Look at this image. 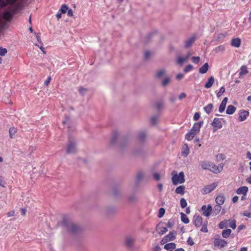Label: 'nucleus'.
I'll use <instances>...</instances> for the list:
<instances>
[{
	"mask_svg": "<svg viewBox=\"0 0 251 251\" xmlns=\"http://www.w3.org/2000/svg\"><path fill=\"white\" fill-rule=\"evenodd\" d=\"M201 166L203 169L208 170L215 174L220 173L223 169V165L222 164H220L219 165L216 166L212 162L207 161H202L201 163Z\"/></svg>",
	"mask_w": 251,
	"mask_h": 251,
	"instance_id": "obj_1",
	"label": "nucleus"
},
{
	"mask_svg": "<svg viewBox=\"0 0 251 251\" xmlns=\"http://www.w3.org/2000/svg\"><path fill=\"white\" fill-rule=\"evenodd\" d=\"M172 183L174 185H176L178 184L183 183L185 182L184 174L183 172H180L178 174L174 175L172 178Z\"/></svg>",
	"mask_w": 251,
	"mask_h": 251,
	"instance_id": "obj_2",
	"label": "nucleus"
},
{
	"mask_svg": "<svg viewBox=\"0 0 251 251\" xmlns=\"http://www.w3.org/2000/svg\"><path fill=\"white\" fill-rule=\"evenodd\" d=\"M191 54L190 52H188L187 54L184 56L178 55L176 58V63L182 65L185 62L188 61Z\"/></svg>",
	"mask_w": 251,
	"mask_h": 251,
	"instance_id": "obj_3",
	"label": "nucleus"
},
{
	"mask_svg": "<svg viewBox=\"0 0 251 251\" xmlns=\"http://www.w3.org/2000/svg\"><path fill=\"white\" fill-rule=\"evenodd\" d=\"M77 148L76 143L74 141H70L66 147V151L67 153L72 154L76 152Z\"/></svg>",
	"mask_w": 251,
	"mask_h": 251,
	"instance_id": "obj_4",
	"label": "nucleus"
},
{
	"mask_svg": "<svg viewBox=\"0 0 251 251\" xmlns=\"http://www.w3.org/2000/svg\"><path fill=\"white\" fill-rule=\"evenodd\" d=\"M202 211V214L204 216L209 217L212 213V207L211 205L208 204L207 205H203L201 208Z\"/></svg>",
	"mask_w": 251,
	"mask_h": 251,
	"instance_id": "obj_5",
	"label": "nucleus"
},
{
	"mask_svg": "<svg viewBox=\"0 0 251 251\" xmlns=\"http://www.w3.org/2000/svg\"><path fill=\"white\" fill-rule=\"evenodd\" d=\"M217 185V184L216 183H213L212 184L205 186L202 189L201 193L203 195H205L209 193L216 188Z\"/></svg>",
	"mask_w": 251,
	"mask_h": 251,
	"instance_id": "obj_6",
	"label": "nucleus"
},
{
	"mask_svg": "<svg viewBox=\"0 0 251 251\" xmlns=\"http://www.w3.org/2000/svg\"><path fill=\"white\" fill-rule=\"evenodd\" d=\"M214 245L215 247L222 248L227 245V242L225 240L220 238L218 236L217 238H215Z\"/></svg>",
	"mask_w": 251,
	"mask_h": 251,
	"instance_id": "obj_7",
	"label": "nucleus"
},
{
	"mask_svg": "<svg viewBox=\"0 0 251 251\" xmlns=\"http://www.w3.org/2000/svg\"><path fill=\"white\" fill-rule=\"evenodd\" d=\"M66 227L70 233H75L79 231V228L75 224L69 223L66 226Z\"/></svg>",
	"mask_w": 251,
	"mask_h": 251,
	"instance_id": "obj_8",
	"label": "nucleus"
},
{
	"mask_svg": "<svg viewBox=\"0 0 251 251\" xmlns=\"http://www.w3.org/2000/svg\"><path fill=\"white\" fill-rule=\"evenodd\" d=\"M176 235V232H171L168 235H167L166 236L164 237V238L162 240V242L165 243L170 241H173L175 239Z\"/></svg>",
	"mask_w": 251,
	"mask_h": 251,
	"instance_id": "obj_9",
	"label": "nucleus"
},
{
	"mask_svg": "<svg viewBox=\"0 0 251 251\" xmlns=\"http://www.w3.org/2000/svg\"><path fill=\"white\" fill-rule=\"evenodd\" d=\"M193 222L197 227H200L202 224V219L200 215H195L193 218Z\"/></svg>",
	"mask_w": 251,
	"mask_h": 251,
	"instance_id": "obj_10",
	"label": "nucleus"
},
{
	"mask_svg": "<svg viewBox=\"0 0 251 251\" xmlns=\"http://www.w3.org/2000/svg\"><path fill=\"white\" fill-rule=\"evenodd\" d=\"M222 120H223L222 118H215L211 123V125L218 128H221L223 126Z\"/></svg>",
	"mask_w": 251,
	"mask_h": 251,
	"instance_id": "obj_11",
	"label": "nucleus"
},
{
	"mask_svg": "<svg viewBox=\"0 0 251 251\" xmlns=\"http://www.w3.org/2000/svg\"><path fill=\"white\" fill-rule=\"evenodd\" d=\"M12 14L9 12H5L2 15H0V26L3 24V19L7 21H9L12 18Z\"/></svg>",
	"mask_w": 251,
	"mask_h": 251,
	"instance_id": "obj_12",
	"label": "nucleus"
},
{
	"mask_svg": "<svg viewBox=\"0 0 251 251\" xmlns=\"http://www.w3.org/2000/svg\"><path fill=\"white\" fill-rule=\"evenodd\" d=\"M249 115V113L246 110L241 111L239 113L238 120L240 122L245 121Z\"/></svg>",
	"mask_w": 251,
	"mask_h": 251,
	"instance_id": "obj_13",
	"label": "nucleus"
},
{
	"mask_svg": "<svg viewBox=\"0 0 251 251\" xmlns=\"http://www.w3.org/2000/svg\"><path fill=\"white\" fill-rule=\"evenodd\" d=\"M248 190V187L242 186L237 190L236 193L238 195H243L244 196H246Z\"/></svg>",
	"mask_w": 251,
	"mask_h": 251,
	"instance_id": "obj_14",
	"label": "nucleus"
},
{
	"mask_svg": "<svg viewBox=\"0 0 251 251\" xmlns=\"http://www.w3.org/2000/svg\"><path fill=\"white\" fill-rule=\"evenodd\" d=\"M201 126V122L195 123L194 124L192 128H191V129L190 130L195 132V134L196 135L197 134H198L199 132Z\"/></svg>",
	"mask_w": 251,
	"mask_h": 251,
	"instance_id": "obj_15",
	"label": "nucleus"
},
{
	"mask_svg": "<svg viewBox=\"0 0 251 251\" xmlns=\"http://www.w3.org/2000/svg\"><path fill=\"white\" fill-rule=\"evenodd\" d=\"M227 100L228 99L226 97L225 98L222 100L219 107V111L220 113H222L225 111Z\"/></svg>",
	"mask_w": 251,
	"mask_h": 251,
	"instance_id": "obj_16",
	"label": "nucleus"
},
{
	"mask_svg": "<svg viewBox=\"0 0 251 251\" xmlns=\"http://www.w3.org/2000/svg\"><path fill=\"white\" fill-rule=\"evenodd\" d=\"M225 201V198L223 194H220L216 197L215 199V201L217 204L220 205H222L224 203Z\"/></svg>",
	"mask_w": 251,
	"mask_h": 251,
	"instance_id": "obj_17",
	"label": "nucleus"
},
{
	"mask_svg": "<svg viewBox=\"0 0 251 251\" xmlns=\"http://www.w3.org/2000/svg\"><path fill=\"white\" fill-rule=\"evenodd\" d=\"M195 41V37H191L187 39L185 42L184 46L185 48H188L190 47Z\"/></svg>",
	"mask_w": 251,
	"mask_h": 251,
	"instance_id": "obj_18",
	"label": "nucleus"
},
{
	"mask_svg": "<svg viewBox=\"0 0 251 251\" xmlns=\"http://www.w3.org/2000/svg\"><path fill=\"white\" fill-rule=\"evenodd\" d=\"M176 247V245L174 243H168L164 246V249L168 251H172Z\"/></svg>",
	"mask_w": 251,
	"mask_h": 251,
	"instance_id": "obj_19",
	"label": "nucleus"
},
{
	"mask_svg": "<svg viewBox=\"0 0 251 251\" xmlns=\"http://www.w3.org/2000/svg\"><path fill=\"white\" fill-rule=\"evenodd\" d=\"M209 69V65L208 63H205L203 65H202L200 69H199V73L200 74H205L206 73Z\"/></svg>",
	"mask_w": 251,
	"mask_h": 251,
	"instance_id": "obj_20",
	"label": "nucleus"
},
{
	"mask_svg": "<svg viewBox=\"0 0 251 251\" xmlns=\"http://www.w3.org/2000/svg\"><path fill=\"white\" fill-rule=\"evenodd\" d=\"M214 78L212 76H210L204 85L205 88L208 89L211 87L214 82Z\"/></svg>",
	"mask_w": 251,
	"mask_h": 251,
	"instance_id": "obj_21",
	"label": "nucleus"
},
{
	"mask_svg": "<svg viewBox=\"0 0 251 251\" xmlns=\"http://www.w3.org/2000/svg\"><path fill=\"white\" fill-rule=\"evenodd\" d=\"M231 45L234 47L238 48L241 45V40L239 38L233 39L231 42Z\"/></svg>",
	"mask_w": 251,
	"mask_h": 251,
	"instance_id": "obj_22",
	"label": "nucleus"
},
{
	"mask_svg": "<svg viewBox=\"0 0 251 251\" xmlns=\"http://www.w3.org/2000/svg\"><path fill=\"white\" fill-rule=\"evenodd\" d=\"M189 148L187 144H185L182 149V155L186 157L189 153Z\"/></svg>",
	"mask_w": 251,
	"mask_h": 251,
	"instance_id": "obj_23",
	"label": "nucleus"
},
{
	"mask_svg": "<svg viewBox=\"0 0 251 251\" xmlns=\"http://www.w3.org/2000/svg\"><path fill=\"white\" fill-rule=\"evenodd\" d=\"M248 72H249L247 67L245 66H242L240 69L239 76L240 77H242L245 75L247 74Z\"/></svg>",
	"mask_w": 251,
	"mask_h": 251,
	"instance_id": "obj_24",
	"label": "nucleus"
},
{
	"mask_svg": "<svg viewBox=\"0 0 251 251\" xmlns=\"http://www.w3.org/2000/svg\"><path fill=\"white\" fill-rule=\"evenodd\" d=\"M221 210V205L216 204L214 206L213 209H212V213L213 215H218Z\"/></svg>",
	"mask_w": 251,
	"mask_h": 251,
	"instance_id": "obj_25",
	"label": "nucleus"
},
{
	"mask_svg": "<svg viewBox=\"0 0 251 251\" xmlns=\"http://www.w3.org/2000/svg\"><path fill=\"white\" fill-rule=\"evenodd\" d=\"M236 110V108L232 105H229L227 106L226 113L228 115H231L233 114Z\"/></svg>",
	"mask_w": 251,
	"mask_h": 251,
	"instance_id": "obj_26",
	"label": "nucleus"
},
{
	"mask_svg": "<svg viewBox=\"0 0 251 251\" xmlns=\"http://www.w3.org/2000/svg\"><path fill=\"white\" fill-rule=\"evenodd\" d=\"M134 241V240L132 237H127L125 240V244L127 246L131 247L133 245Z\"/></svg>",
	"mask_w": 251,
	"mask_h": 251,
	"instance_id": "obj_27",
	"label": "nucleus"
},
{
	"mask_svg": "<svg viewBox=\"0 0 251 251\" xmlns=\"http://www.w3.org/2000/svg\"><path fill=\"white\" fill-rule=\"evenodd\" d=\"M185 187L183 185H181L177 187L176 189V192L177 194L183 195L184 194Z\"/></svg>",
	"mask_w": 251,
	"mask_h": 251,
	"instance_id": "obj_28",
	"label": "nucleus"
},
{
	"mask_svg": "<svg viewBox=\"0 0 251 251\" xmlns=\"http://www.w3.org/2000/svg\"><path fill=\"white\" fill-rule=\"evenodd\" d=\"M213 105L212 103H209L206 106H205L203 109L204 111L208 114H210L212 111Z\"/></svg>",
	"mask_w": 251,
	"mask_h": 251,
	"instance_id": "obj_29",
	"label": "nucleus"
},
{
	"mask_svg": "<svg viewBox=\"0 0 251 251\" xmlns=\"http://www.w3.org/2000/svg\"><path fill=\"white\" fill-rule=\"evenodd\" d=\"M231 233V230L230 229H225L222 232V236L224 238H226L229 237Z\"/></svg>",
	"mask_w": 251,
	"mask_h": 251,
	"instance_id": "obj_30",
	"label": "nucleus"
},
{
	"mask_svg": "<svg viewBox=\"0 0 251 251\" xmlns=\"http://www.w3.org/2000/svg\"><path fill=\"white\" fill-rule=\"evenodd\" d=\"M196 135L195 132L192 131L191 130L188 133H187L185 135V138L188 140H191L193 137Z\"/></svg>",
	"mask_w": 251,
	"mask_h": 251,
	"instance_id": "obj_31",
	"label": "nucleus"
},
{
	"mask_svg": "<svg viewBox=\"0 0 251 251\" xmlns=\"http://www.w3.org/2000/svg\"><path fill=\"white\" fill-rule=\"evenodd\" d=\"M165 73L166 71L164 69L158 70L155 74V76L157 78H160L163 76L165 74Z\"/></svg>",
	"mask_w": 251,
	"mask_h": 251,
	"instance_id": "obj_32",
	"label": "nucleus"
},
{
	"mask_svg": "<svg viewBox=\"0 0 251 251\" xmlns=\"http://www.w3.org/2000/svg\"><path fill=\"white\" fill-rule=\"evenodd\" d=\"M181 215V221L185 224H188L189 223V220L187 216L183 213L181 212L180 213Z\"/></svg>",
	"mask_w": 251,
	"mask_h": 251,
	"instance_id": "obj_33",
	"label": "nucleus"
},
{
	"mask_svg": "<svg viewBox=\"0 0 251 251\" xmlns=\"http://www.w3.org/2000/svg\"><path fill=\"white\" fill-rule=\"evenodd\" d=\"M228 220H225L220 222L219 225V227L220 229H223L225 227H227L228 224Z\"/></svg>",
	"mask_w": 251,
	"mask_h": 251,
	"instance_id": "obj_34",
	"label": "nucleus"
},
{
	"mask_svg": "<svg viewBox=\"0 0 251 251\" xmlns=\"http://www.w3.org/2000/svg\"><path fill=\"white\" fill-rule=\"evenodd\" d=\"M171 81V77H166L162 81L161 84L163 87H166L170 83Z\"/></svg>",
	"mask_w": 251,
	"mask_h": 251,
	"instance_id": "obj_35",
	"label": "nucleus"
},
{
	"mask_svg": "<svg viewBox=\"0 0 251 251\" xmlns=\"http://www.w3.org/2000/svg\"><path fill=\"white\" fill-rule=\"evenodd\" d=\"M16 132V129L15 127H12L9 128V133L10 138H13L14 135Z\"/></svg>",
	"mask_w": 251,
	"mask_h": 251,
	"instance_id": "obj_36",
	"label": "nucleus"
},
{
	"mask_svg": "<svg viewBox=\"0 0 251 251\" xmlns=\"http://www.w3.org/2000/svg\"><path fill=\"white\" fill-rule=\"evenodd\" d=\"M207 221H205L203 225H202V227L201 229V231L203 232H208V229H207Z\"/></svg>",
	"mask_w": 251,
	"mask_h": 251,
	"instance_id": "obj_37",
	"label": "nucleus"
},
{
	"mask_svg": "<svg viewBox=\"0 0 251 251\" xmlns=\"http://www.w3.org/2000/svg\"><path fill=\"white\" fill-rule=\"evenodd\" d=\"M180 206L182 208H184L186 207L187 205L186 200L184 198H181L180 201Z\"/></svg>",
	"mask_w": 251,
	"mask_h": 251,
	"instance_id": "obj_38",
	"label": "nucleus"
},
{
	"mask_svg": "<svg viewBox=\"0 0 251 251\" xmlns=\"http://www.w3.org/2000/svg\"><path fill=\"white\" fill-rule=\"evenodd\" d=\"M225 88L224 86H222L221 87L219 91L217 94V97L218 98L221 97L222 95L225 93Z\"/></svg>",
	"mask_w": 251,
	"mask_h": 251,
	"instance_id": "obj_39",
	"label": "nucleus"
},
{
	"mask_svg": "<svg viewBox=\"0 0 251 251\" xmlns=\"http://www.w3.org/2000/svg\"><path fill=\"white\" fill-rule=\"evenodd\" d=\"M225 50V47L224 45H221L215 49V50L216 52H219L221 51H223Z\"/></svg>",
	"mask_w": 251,
	"mask_h": 251,
	"instance_id": "obj_40",
	"label": "nucleus"
},
{
	"mask_svg": "<svg viewBox=\"0 0 251 251\" xmlns=\"http://www.w3.org/2000/svg\"><path fill=\"white\" fill-rule=\"evenodd\" d=\"M229 226L232 229H235L236 227V222L234 220H228Z\"/></svg>",
	"mask_w": 251,
	"mask_h": 251,
	"instance_id": "obj_41",
	"label": "nucleus"
},
{
	"mask_svg": "<svg viewBox=\"0 0 251 251\" xmlns=\"http://www.w3.org/2000/svg\"><path fill=\"white\" fill-rule=\"evenodd\" d=\"M68 10V7L67 6V5L64 4V5H62V6L60 9V11H61V13L65 14L66 13V12Z\"/></svg>",
	"mask_w": 251,
	"mask_h": 251,
	"instance_id": "obj_42",
	"label": "nucleus"
},
{
	"mask_svg": "<svg viewBox=\"0 0 251 251\" xmlns=\"http://www.w3.org/2000/svg\"><path fill=\"white\" fill-rule=\"evenodd\" d=\"M7 52V50L5 48H3L2 47H0V56H4L6 53Z\"/></svg>",
	"mask_w": 251,
	"mask_h": 251,
	"instance_id": "obj_43",
	"label": "nucleus"
},
{
	"mask_svg": "<svg viewBox=\"0 0 251 251\" xmlns=\"http://www.w3.org/2000/svg\"><path fill=\"white\" fill-rule=\"evenodd\" d=\"M193 69V66L192 65H188L184 68V71L185 73H187L192 70Z\"/></svg>",
	"mask_w": 251,
	"mask_h": 251,
	"instance_id": "obj_44",
	"label": "nucleus"
},
{
	"mask_svg": "<svg viewBox=\"0 0 251 251\" xmlns=\"http://www.w3.org/2000/svg\"><path fill=\"white\" fill-rule=\"evenodd\" d=\"M187 243L189 246H192L194 245L195 243L193 241L192 238L189 237L187 240Z\"/></svg>",
	"mask_w": 251,
	"mask_h": 251,
	"instance_id": "obj_45",
	"label": "nucleus"
},
{
	"mask_svg": "<svg viewBox=\"0 0 251 251\" xmlns=\"http://www.w3.org/2000/svg\"><path fill=\"white\" fill-rule=\"evenodd\" d=\"M193 62L195 64H198L200 61V58L199 56H193L192 58Z\"/></svg>",
	"mask_w": 251,
	"mask_h": 251,
	"instance_id": "obj_46",
	"label": "nucleus"
},
{
	"mask_svg": "<svg viewBox=\"0 0 251 251\" xmlns=\"http://www.w3.org/2000/svg\"><path fill=\"white\" fill-rule=\"evenodd\" d=\"M79 92L81 95H84L87 92V89L86 88L80 87L79 89Z\"/></svg>",
	"mask_w": 251,
	"mask_h": 251,
	"instance_id": "obj_47",
	"label": "nucleus"
},
{
	"mask_svg": "<svg viewBox=\"0 0 251 251\" xmlns=\"http://www.w3.org/2000/svg\"><path fill=\"white\" fill-rule=\"evenodd\" d=\"M164 213H165L164 209L163 208H160L159 210L158 217L159 218L162 217L163 216V215L164 214Z\"/></svg>",
	"mask_w": 251,
	"mask_h": 251,
	"instance_id": "obj_48",
	"label": "nucleus"
},
{
	"mask_svg": "<svg viewBox=\"0 0 251 251\" xmlns=\"http://www.w3.org/2000/svg\"><path fill=\"white\" fill-rule=\"evenodd\" d=\"M158 121V117L156 116H153L151 119V122L152 125H155Z\"/></svg>",
	"mask_w": 251,
	"mask_h": 251,
	"instance_id": "obj_49",
	"label": "nucleus"
},
{
	"mask_svg": "<svg viewBox=\"0 0 251 251\" xmlns=\"http://www.w3.org/2000/svg\"><path fill=\"white\" fill-rule=\"evenodd\" d=\"M146 133L145 132H141L139 134V138L140 140H143L146 137Z\"/></svg>",
	"mask_w": 251,
	"mask_h": 251,
	"instance_id": "obj_50",
	"label": "nucleus"
},
{
	"mask_svg": "<svg viewBox=\"0 0 251 251\" xmlns=\"http://www.w3.org/2000/svg\"><path fill=\"white\" fill-rule=\"evenodd\" d=\"M200 118V115L199 114V113H198V112H196L195 113L194 115V117H193V119L194 121H198Z\"/></svg>",
	"mask_w": 251,
	"mask_h": 251,
	"instance_id": "obj_51",
	"label": "nucleus"
},
{
	"mask_svg": "<svg viewBox=\"0 0 251 251\" xmlns=\"http://www.w3.org/2000/svg\"><path fill=\"white\" fill-rule=\"evenodd\" d=\"M186 97V94L185 93H181L178 96V99L181 100L183 99H184Z\"/></svg>",
	"mask_w": 251,
	"mask_h": 251,
	"instance_id": "obj_52",
	"label": "nucleus"
},
{
	"mask_svg": "<svg viewBox=\"0 0 251 251\" xmlns=\"http://www.w3.org/2000/svg\"><path fill=\"white\" fill-rule=\"evenodd\" d=\"M153 178L156 180H159L160 179V175L158 173L153 174Z\"/></svg>",
	"mask_w": 251,
	"mask_h": 251,
	"instance_id": "obj_53",
	"label": "nucleus"
},
{
	"mask_svg": "<svg viewBox=\"0 0 251 251\" xmlns=\"http://www.w3.org/2000/svg\"><path fill=\"white\" fill-rule=\"evenodd\" d=\"M168 231V229L166 227H163L162 229H161L159 233L161 234H163L165 233H166Z\"/></svg>",
	"mask_w": 251,
	"mask_h": 251,
	"instance_id": "obj_54",
	"label": "nucleus"
},
{
	"mask_svg": "<svg viewBox=\"0 0 251 251\" xmlns=\"http://www.w3.org/2000/svg\"><path fill=\"white\" fill-rule=\"evenodd\" d=\"M151 55V52L150 51H146L145 52V58L148 59Z\"/></svg>",
	"mask_w": 251,
	"mask_h": 251,
	"instance_id": "obj_55",
	"label": "nucleus"
},
{
	"mask_svg": "<svg viewBox=\"0 0 251 251\" xmlns=\"http://www.w3.org/2000/svg\"><path fill=\"white\" fill-rule=\"evenodd\" d=\"M183 76L182 74L179 73L176 75V78L177 80H180L183 77Z\"/></svg>",
	"mask_w": 251,
	"mask_h": 251,
	"instance_id": "obj_56",
	"label": "nucleus"
},
{
	"mask_svg": "<svg viewBox=\"0 0 251 251\" xmlns=\"http://www.w3.org/2000/svg\"><path fill=\"white\" fill-rule=\"evenodd\" d=\"M5 2L3 0H0V9L5 5Z\"/></svg>",
	"mask_w": 251,
	"mask_h": 251,
	"instance_id": "obj_57",
	"label": "nucleus"
},
{
	"mask_svg": "<svg viewBox=\"0 0 251 251\" xmlns=\"http://www.w3.org/2000/svg\"><path fill=\"white\" fill-rule=\"evenodd\" d=\"M14 214H15L14 211H10V212H8L7 214L8 217H9L13 216L14 215Z\"/></svg>",
	"mask_w": 251,
	"mask_h": 251,
	"instance_id": "obj_58",
	"label": "nucleus"
},
{
	"mask_svg": "<svg viewBox=\"0 0 251 251\" xmlns=\"http://www.w3.org/2000/svg\"><path fill=\"white\" fill-rule=\"evenodd\" d=\"M238 196H234L233 198H232V201L233 203H235L238 200Z\"/></svg>",
	"mask_w": 251,
	"mask_h": 251,
	"instance_id": "obj_59",
	"label": "nucleus"
},
{
	"mask_svg": "<svg viewBox=\"0 0 251 251\" xmlns=\"http://www.w3.org/2000/svg\"><path fill=\"white\" fill-rule=\"evenodd\" d=\"M157 188L160 192H161L163 189V185L161 183H159L157 185Z\"/></svg>",
	"mask_w": 251,
	"mask_h": 251,
	"instance_id": "obj_60",
	"label": "nucleus"
},
{
	"mask_svg": "<svg viewBox=\"0 0 251 251\" xmlns=\"http://www.w3.org/2000/svg\"><path fill=\"white\" fill-rule=\"evenodd\" d=\"M50 80H51L50 77H48L47 79L45 81V82H44L45 84L46 85H48L49 84V83H50Z\"/></svg>",
	"mask_w": 251,
	"mask_h": 251,
	"instance_id": "obj_61",
	"label": "nucleus"
},
{
	"mask_svg": "<svg viewBox=\"0 0 251 251\" xmlns=\"http://www.w3.org/2000/svg\"><path fill=\"white\" fill-rule=\"evenodd\" d=\"M26 212V209L25 208L21 209V214L22 215L25 216Z\"/></svg>",
	"mask_w": 251,
	"mask_h": 251,
	"instance_id": "obj_62",
	"label": "nucleus"
},
{
	"mask_svg": "<svg viewBox=\"0 0 251 251\" xmlns=\"http://www.w3.org/2000/svg\"><path fill=\"white\" fill-rule=\"evenodd\" d=\"M6 1L8 3L11 4H13L14 3H15V2L17 1V0H6Z\"/></svg>",
	"mask_w": 251,
	"mask_h": 251,
	"instance_id": "obj_63",
	"label": "nucleus"
},
{
	"mask_svg": "<svg viewBox=\"0 0 251 251\" xmlns=\"http://www.w3.org/2000/svg\"><path fill=\"white\" fill-rule=\"evenodd\" d=\"M247 157L250 159L251 160V152L248 151L247 152Z\"/></svg>",
	"mask_w": 251,
	"mask_h": 251,
	"instance_id": "obj_64",
	"label": "nucleus"
}]
</instances>
